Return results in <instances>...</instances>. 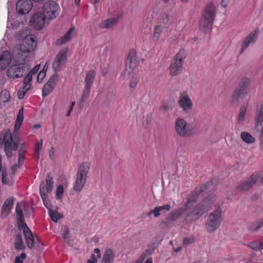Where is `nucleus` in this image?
<instances>
[{
  "label": "nucleus",
  "instance_id": "f257e3e1",
  "mask_svg": "<svg viewBox=\"0 0 263 263\" xmlns=\"http://www.w3.org/2000/svg\"><path fill=\"white\" fill-rule=\"evenodd\" d=\"M216 200L215 195L210 194L204 197L202 200L190 211L185 217L183 222L191 223L199 219L209 211Z\"/></svg>",
  "mask_w": 263,
  "mask_h": 263
},
{
  "label": "nucleus",
  "instance_id": "f03ea898",
  "mask_svg": "<svg viewBox=\"0 0 263 263\" xmlns=\"http://www.w3.org/2000/svg\"><path fill=\"white\" fill-rule=\"evenodd\" d=\"M28 29L26 28L18 32V35L22 39V43L20 45L17 55L22 61H25L28 58L27 54L32 52L36 47L35 36L28 34Z\"/></svg>",
  "mask_w": 263,
  "mask_h": 263
},
{
  "label": "nucleus",
  "instance_id": "7ed1b4c3",
  "mask_svg": "<svg viewBox=\"0 0 263 263\" xmlns=\"http://www.w3.org/2000/svg\"><path fill=\"white\" fill-rule=\"evenodd\" d=\"M3 138L2 145H4V151L8 158H11L12 155V151H16L18 148L20 143V138L12 136L10 129H8L2 133Z\"/></svg>",
  "mask_w": 263,
  "mask_h": 263
},
{
  "label": "nucleus",
  "instance_id": "20e7f679",
  "mask_svg": "<svg viewBox=\"0 0 263 263\" xmlns=\"http://www.w3.org/2000/svg\"><path fill=\"white\" fill-rule=\"evenodd\" d=\"M15 59L16 63L12 64L8 68L7 75L13 79L22 78L30 69L31 66L25 61L18 58L17 55Z\"/></svg>",
  "mask_w": 263,
  "mask_h": 263
},
{
  "label": "nucleus",
  "instance_id": "39448f33",
  "mask_svg": "<svg viewBox=\"0 0 263 263\" xmlns=\"http://www.w3.org/2000/svg\"><path fill=\"white\" fill-rule=\"evenodd\" d=\"M215 16V6L211 3L207 4L200 22V28L204 31L209 30L212 27Z\"/></svg>",
  "mask_w": 263,
  "mask_h": 263
},
{
  "label": "nucleus",
  "instance_id": "423d86ee",
  "mask_svg": "<svg viewBox=\"0 0 263 263\" xmlns=\"http://www.w3.org/2000/svg\"><path fill=\"white\" fill-rule=\"evenodd\" d=\"M89 168L90 164L87 162L83 163L78 167L76 179L73 186L74 191L80 192L83 188L86 183Z\"/></svg>",
  "mask_w": 263,
  "mask_h": 263
},
{
  "label": "nucleus",
  "instance_id": "0eeeda50",
  "mask_svg": "<svg viewBox=\"0 0 263 263\" xmlns=\"http://www.w3.org/2000/svg\"><path fill=\"white\" fill-rule=\"evenodd\" d=\"M221 221V210L218 208L208 216L205 224L206 230L209 233L215 232L220 226Z\"/></svg>",
  "mask_w": 263,
  "mask_h": 263
},
{
  "label": "nucleus",
  "instance_id": "6e6552de",
  "mask_svg": "<svg viewBox=\"0 0 263 263\" xmlns=\"http://www.w3.org/2000/svg\"><path fill=\"white\" fill-rule=\"evenodd\" d=\"M175 129L177 134L181 137H189L194 134V128L182 118H177L175 124Z\"/></svg>",
  "mask_w": 263,
  "mask_h": 263
},
{
  "label": "nucleus",
  "instance_id": "1a4fd4ad",
  "mask_svg": "<svg viewBox=\"0 0 263 263\" xmlns=\"http://www.w3.org/2000/svg\"><path fill=\"white\" fill-rule=\"evenodd\" d=\"M184 50H180L172 60L169 67L170 73L172 76H175L181 72L183 60L185 58Z\"/></svg>",
  "mask_w": 263,
  "mask_h": 263
},
{
  "label": "nucleus",
  "instance_id": "9d476101",
  "mask_svg": "<svg viewBox=\"0 0 263 263\" xmlns=\"http://www.w3.org/2000/svg\"><path fill=\"white\" fill-rule=\"evenodd\" d=\"M95 77L96 72L94 70H90L86 72L84 81L85 88L80 102V105L83 106L86 100L88 98Z\"/></svg>",
  "mask_w": 263,
  "mask_h": 263
},
{
  "label": "nucleus",
  "instance_id": "9b49d317",
  "mask_svg": "<svg viewBox=\"0 0 263 263\" xmlns=\"http://www.w3.org/2000/svg\"><path fill=\"white\" fill-rule=\"evenodd\" d=\"M43 11L44 15L47 19L52 20L59 14L60 8L54 1H49L44 5Z\"/></svg>",
  "mask_w": 263,
  "mask_h": 263
},
{
  "label": "nucleus",
  "instance_id": "f8f14e48",
  "mask_svg": "<svg viewBox=\"0 0 263 263\" xmlns=\"http://www.w3.org/2000/svg\"><path fill=\"white\" fill-rule=\"evenodd\" d=\"M257 175H252L249 178L237 186L235 189L237 192H244L249 191L257 182L258 179Z\"/></svg>",
  "mask_w": 263,
  "mask_h": 263
},
{
  "label": "nucleus",
  "instance_id": "ddd939ff",
  "mask_svg": "<svg viewBox=\"0 0 263 263\" xmlns=\"http://www.w3.org/2000/svg\"><path fill=\"white\" fill-rule=\"evenodd\" d=\"M67 60V52L61 50L55 57L53 63L52 68L54 71H60L65 65Z\"/></svg>",
  "mask_w": 263,
  "mask_h": 263
},
{
  "label": "nucleus",
  "instance_id": "4468645a",
  "mask_svg": "<svg viewBox=\"0 0 263 263\" xmlns=\"http://www.w3.org/2000/svg\"><path fill=\"white\" fill-rule=\"evenodd\" d=\"M32 6L30 0H18L16 3V10L19 14L25 15L30 11Z\"/></svg>",
  "mask_w": 263,
  "mask_h": 263
},
{
  "label": "nucleus",
  "instance_id": "2eb2a0df",
  "mask_svg": "<svg viewBox=\"0 0 263 263\" xmlns=\"http://www.w3.org/2000/svg\"><path fill=\"white\" fill-rule=\"evenodd\" d=\"M58 81V75L53 74L44 85L42 89V96L44 97L49 95L54 88Z\"/></svg>",
  "mask_w": 263,
  "mask_h": 263
},
{
  "label": "nucleus",
  "instance_id": "dca6fc26",
  "mask_svg": "<svg viewBox=\"0 0 263 263\" xmlns=\"http://www.w3.org/2000/svg\"><path fill=\"white\" fill-rule=\"evenodd\" d=\"M46 16L44 14L36 13L30 18V23L31 26L36 29H42L45 24Z\"/></svg>",
  "mask_w": 263,
  "mask_h": 263
},
{
  "label": "nucleus",
  "instance_id": "f3484780",
  "mask_svg": "<svg viewBox=\"0 0 263 263\" xmlns=\"http://www.w3.org/2000/svg\"><path fill=\"white\" fill-rule=\"evenodd\" d=\"M179 107L185 112H189L193 107V103L189 97L181 93L178 101Z\"/></svg>",
  "mask_w": 263,
  "mask_h": 263
},
{
  "label": "nucleus",
  "instance_id": "a211bd4d",
  "mask_svg": "<svg viewBox=\"0 0 263 263\" xmlns=\"http://www.w3.org/2000/svg\"><path fill=\"white\" fill-rule=\"evenodd\" d=\"M257 38V31L254 30L246 36L243 41L240 49V54L243 52L245 50L248 48L251 44H254L256 42Z\"/></svg>",
  "mask_w": 263,
  "mask_h": 263
},
{
  "label": "nucleus",
  "instance_id": "6ab92c4d",
  "mask_svg": "<svg viewBox=\"0 0 263 263\" xmlns=\"http://www.w3.org/2000/svg\"><path fill=\"white\" fill-rule=\"evenodd\" d=\"M181 214L182 210L180 209L171 212L165 220L162 221L161 225L164 228L169 227L172 223L175 221Z\"/></svg>",
  "mask_w": 263,
  "mask_h": 263
},
{
  "label": "nucleus",
  "instance_id": "aec40b11",
  "mask_svg": "<svg viewBox=\"0 0 263 263\" xmlns=\"http://www.w3.org/2000/svg\"><path fill=\"white\" fill-rule=\"evenodd\" d=\"M13 197L7 198L4 202L1 209V216L3 218L8 216L13 206Z\"/></svg>",
  "mask_w": 263,
  "mask_h": 263
},
{
  "label": "nucleus",
  "instance_id": "412c9836",
  "mask_svg": "<svg viewBox=\"0 0 263 263\" xmlns=\"http://www.w3.org/2000/svg\"><path fill=\"white\" fill-rule=\"evenodd\" d=\"M138 61L136 58V52L134 49L129 50L126 62V67L133 69L136 67Z\"/></svg>",
  "mask_w": 263,
  "mask_h": 263
},
{
  "label": "nucleus",
  "instance_id": "4be33fe9",
  "mask_svg": "<svg viewBox=\"0 0 263 263\" xmlns=\"http://www.w3.org/2000/svg\"><path fill=\"white\" fill-rule=\"evenodd\" d=\"M255 129L259 132L263 122V105L256 110L255 116Z\"/></svg>",
  "mask_w": 263,
  "mask_h": 263
},
{
  "label": "nucleus",
  "instance_id": "5701e85b",
  "mask_svg": "<svg viewBox=\"0 0 263 263\" xmlns=\"http://www.w3.org/2000/svg\"><path fill=\"white\" fill-rule=\"evenodd\" d=\"M11 55L8 51H5L0 55V69H5L10 64Z\"/></svg>",
  "mask_w": 263,
  "mask_h": 263
},
{
  "label": "nucleus",
  "instance_id": "b1692460",
  "mask_svg": "<svg viewBox=\"0 0 263 263\" xmlns=\"http://www.w3.org/2000/svg\"><path fill=\"white\" fill-rule=\"evenodd\" d=\"M251 86V80L248 78H243L240 82L236 89L246 94H248V90Z\"/></svg>",
  "mask_w": 263,
  "mask_h": 263
},
{
  "label": "nucleus",
  "instance_id": "393cba45",
  "mask_svg": "<svg viewBox=\"0 0 263 263\" xmlns=\"http://www.w3.org/2000/svg\"><path fill=\"white\" fill-rule=\"evenodd\" d=\"M247 95V94L240 91H238V90L236 89L233 94L232 103L233 104L238 105L243 101V99Z\"/></svg>",
  "mask_w": 263,
  "mask_h": 263
},
{
  "label": "nucleus",
  "instance_id": "a878e982",
  "mask_svg": "<svg viewBox=\"0 0 263 263\" xmlns=\"http://www.w3.org/2000/svg\"><path fill=\"white\" fill-rule=\"evenodd\" d=\"M24 235L28 247L30 249H31L34 246V240L32 233L28 227H26V230L25 231V233H24Z\"/></svg>",
  "mask_w": 263,
  "mask_h": 263
},
{
  "label": "nucleus",
  "instance_id": "bb28decb",
  "mask_svg": "<svg viewBox=\"0 0 263 263\" xmlns=\"http://www.w3.org/2000/svg\"><path fill=\"white\" fill-rule=\"evenodd\" d=\"M73 29V28H70L63 36L56 41L55 44L61 45L69 41L71 39V33Z\"/></svg>",
  "mask_w": 263,
  "mask_h": 263
},
{
  "label": "nucleus",
  "instance_id": "cd10ccee",
  "mask_svg": "<svg viewBox=\"0 0 263 263\" xmlns=\"http://www.w3.org/2000/svg\"><path fill=\"white\" fill-rule=\"evenodd\" d=\"M114 254L111 249H106L102 258V263H112Z\"/></svg>",
  "mask_w": 263,
  "mask_h": 263
},
{
  "label": "nucleus",
  "instance_id": "c85d7f7f",
  "mask_svg": "<svg viewBox=\"0 0 263 263\" xmlns=\"http://www.w3.org/2000/svg\"><path fill=\"white\" fill-rule=\"evenodd\" d=\"M117 18H110L103 21L100 23L99 27L101 28H110L115 25L117 23Z\"/></svg>",
  "mask_w": 263,
  "mask_h": 263
},
{
  "label": "nucleus",
  "instance_id": "c756f323",
  "mask_svg": "<svg viewBox=\"0 0 263 263\" xmlns=\"http://www.w3.org/2000/svg\"><path fill=\"white\" fill-rule=\"evenodd\" d=\"M24 107H22L18 112L14 125V132H16L21 127L24 119Z\"/></svg>",
  "mask_w": 263,
  "mask_h": 263
},
{
  "label": "nucleus",
  "instance_id": "7c9ffc66",
  "mask_svg": "<svg viewBox=\"0 0 263 263\" xmlns=\"http://www.w3.org/2000/svg\"><path fill=\"white\" fill-rule=\"evenodd\" d=\"M241 139L247 144H252L255 142V139L247 132H242L240 134Z\"/></svg>",
  "mask_w": 263,
  "mask_h": 263
},
{
  "label": "nucleus",
  "instance_id": "2f4dec72",
  "mask_svg": "<svg viewBox=\"0 0 263 263\" xmlns=\"http://www.w3.org/2000/svg\"><path fill=\"white\" fill-rule=\"evenodd\" d=\"M14 248L17 251L23 250L25 248L22 239L21 234H17L15 236V241L14 242Z\"/></svg>",
  "mask_w": 263,
  "mask_h": 263
},
{
  "label": "nucleus",
  "instance_id": "473e14b6",
  "mask_svg": "<svg viewBox=\"0 0 263 263\" xmlns=\"http://www.w3.org/2000/svg\"><path fill=\"white\" fill-rule=\"evenodd\" d=\"M247 106V104H243L241 106L237 121L238 124H241L244 121L246 117Z\"/></svg>",
  "mask_w": 263,
  "mask_h": 263
},
{
  "label": "nucleus",
  "instance_id": "72a5a7b5",
  "mask_svg": "<svg viewBox=\"0 0 263 263\" xmlns=\"http://www.w3.org/2000/svg\"><path fill=\"white\" fill-rule=\"evenodd\" d=\"M45 184L43 181L41 182L40 185V193L43 201L44 205L49 210V206L48 201L46 200V194L44 192Z\"/></svg>",
  "mask_w": 263,
  "mask_h": 263
},
{
  "label": "nucleus",
  "instance_id": "f704fd0d",
  "mask_svg": "<svg viewBox=\"0 0 263 263\" xmlns=\"http://www.w3.org/2000/svg\"><path fill=\"white\" fill-rule=\"evenodd\" d=\"M53 178L49 174H47L46 177V187L45 190L46 192L50 193L52 191L53 187Z\"/></svg>",
  "mask_w": 263,
  "mask_h": 263
},
{
  "label": "nucleus",
  "instance_id": "c9c22d12",
  "mask_svg": "<svg viewBox=\"0 0 263 263\" xmlns=\"http://www.w3.org/2000/svg\"><path fill=\"white\" fill-rule=\"evenodd\" d=\"M248 247L254 250H260L263 249V242L254 241L248 245Z\"/></svg>",
  "mask_w": 263,
  "mask_h": 263
},
{
  "label": "nucleus",
  "instance_id": "e433bc0d",
  "mask_svg": "<svg viewBox=\"0 0 263 263\" xmlns=\"http://www.w3.org/2000/svg\"><path fill=\"white\" fill-rule=\"evenodd\" d=\"M49 214L51 219L54 222H57L59 219L63 217L62 214L58 213V212L55 211L51 210V209L49 210Z\"/></svg>",
  "mask_w": 263,
  "mask_h": 263
},
{
  "label": "nucleus",
  "instance_id": "4c0bfd02",
  "mask_svg": "<svg viewBox=\"0 0 263 263\" xmlns=\"http://www.w3.org/2000/svg\"><path fill=\"white\" fill-rule=\"evenodd\" d=\"M213 180L212 179L210 181L207 182L206 183L202 184L199 187H196L195 190L200 195L201 193L208 189L209 186L213 183Z\"/></svg>",
  "mask_w": 263,
  "mask_h": 263
},
{
  "label": "nucleus",
  "instance_id": "58836bf2",
  "mask_svg": "<svg viewBox=\"0 0 263 263\" xmlns=\"http://www.w3.org/2000/svg\"><path fill=\"white\" fill-rule=\"evenodd\" d=\"M15 211H16V218L19 219V220L21 221V218H23L24 215L23 214L22 212V203L20 202L17 203L15 207Z\"/></svg>",
  "mask_w": 263,
  "mask_h": 263
},
{
  "label": "nucleus",
  "instance_id": "ea45409f",
  "mask_svg": "<svg viewBox=\"0 0 263 263\" xmlns=\"http://www.w3.org/2000/svg\"><path fill=\"white\" fill-rule=\"evenodd\" d=\"M171 17L168 13L166 12L162 13L161 16V21L163 24H167L171 22Z\"/></svg>",
  "mask_w": 263,
  "mask_h": 263
},
{
  "label": "nucleus",
  "instance_id": "a19ab883",
  "mask_svg": "<svg viewBox=\"0 0 263 263\" xmlns=\"http://www.w3.org/2000/svg\"><path fill=\"white\" fill-rule=\"evenodd\" d=\"M161 32H162V30H161V27L160 25H156L155 27V28H154V33H153V36H154V38L156 40H158L160 36V34L161 33Z\"/></svg>",
  "mask_w": 263,
  "mask_h": 263
},
{
  "label": "nucleus",
  "instance_id": "79ce46f5",
  "mask_svg": "<svg viewBox=\"0 0 263 263\" xmlns=\"http://www.w3.org/2000/svg\"><path fill=\"white\" fill-rule=\"evenodd\" d=\"M199 194L194 190L191 194V195L187 198V202H194L196 201L198 198Z\"/></svg>",
  "mask_w": 263,
  "mask_h": 263
},
{
  "label": "nucleus",
  "instance_id": "37998d69",
  "mask_svg": "<svg viewBox=\"0 0 263 263\" xmlns=\"http://www.w3.org/2000/svg\"><path fill=\"white\" fill-rule=\"evenodd\" d=\"M17 225L18 229H23V233H25L26 227H28L27 224L24 222V217L21 218L20 221L19 219H17Z\"/></svg>",
  "mask_w": 263,
  "mask_h": 263
},
{
  "label": "nucleus",
  "instance_id": "c03bdc74",
  "mask_svg": "<svg viewBox=\"0 0 263 263\" xmlns=\"http://www.w3.org/2000/svg\"><path fill=\"white\" fill-rule=\"evenodd\" d=\"M156 247H151L147 249H146L141 254V256L143 257L144 259L148 255H151L154 251Z\"/></svg>",
  "mask_w": 263,
  "mask_h": 263
},
{
  "label": "nucleus",
  "instance_id": "a18cd8bd",
  "mask_svg": "<svg viewBox=\"0 0 263 263\" xmlns=\"http://www.w3.org/2000/svg\"><path fill=\"white\" fill-rule=\"evenodd\" d=\"M260 228V226H259L257 221L252 223L249 227V230L252 232H256Z\"/></svg>",
  "mask_w": 263,
  "mask_h": 263
},
{
  "label": "nucleus",
  "instance_id": "49530a36",
  "mask_svg": "<svg viewBox=\"0 0 263 263\" xmlns=\"http://www.w3.org/2000/svg\"><path fill=\"white\" fill-rule=\"evenodd\" d=\"M2 182L3 184H8L9 183V179L7 177V173L5 169L2 170Z\"/></svg>",
  "mask_w": 263,
  "mask_h": 263
},
{
  "label": "nucleus",
  "instance_id": "de8ad7c7",
  "mask_svg": "<svg viewBox=\"0 0 263 263\" xmlns=\"http://www.w3.org/2000/svg\"><path fill=\"white\" fill-rule=\"evenodd\" d=\"M139 81L137 77H133L129 82V87L130 88H135Z\"/></svg>",
  "mask_w": 263,
  "mask_h": 263
},
{
  "label": "nucleus",
  "instance_id": "09e8293b",
  "mask_svg": "<svg viewBox=\"0 0 263 263\" xmlns=\"http://www.w3.org/2000/svg\"><path fill=\"white\" fill-rule=\"evenodd\" d=\"M63 194V186L62 185H60L56 190V197L57 199H60L62 197Z\"/></svg>",
  "mask_w": 263,
  "mask_h": 263
},
{
  "label": "nucleus",
  "instance_id": "8fccbe9b",
  "mask_svg": "<svg viewBox=\"0 0 263 263\" xmlns=\"http://www.w3.org/2000/svg\"><path fill=\"white\" fill-rule=\"evenodd\" d=\"M160 214L165 213L166 211H169L171 206L170 204H166L163 206H157Z\"/></svg>",
  "mask_w": 263,
  "mask_h": 263
},
{
  "label": "nucleus",
  "instance_id": "3c124183",
  "mask_svg": "<svg viewBox=\"0 0 263 263\" xmlns=\"http://www.w3.org/2000/svg\"><path fill=\"white\" fill-rule=\"evenodd\" d=\"M152 214H154L155 217H157L161 214L157 206L156 207L154 210L149 211L146 215L147 216H149Z\"/></svg>",
  "mask_w": 263,
  "mask_h": 263
},
{
  "label": "nucleus",
  "instance_id": "603ef678",
  "mask_svg": "<svg viewBox=\"0 0 263 263\" xmlns=\"http://www.w3.org/2000/svg\"><path fill=\"white\" fill-rule=\"evenodd\" d=\"M42 140H40V141L37 142L35 145V152L37 153L38 158L39 157V155L40 154L41 151L42 149Z\"/></svg>",
  "mask_w": 263,
  "mask_h": 263
},
{
  "label": "nucleus",
  "instance_id": "864d4df0",
  "mask_svg": "<svg viewBox=\"0 0 263 263\" xmlns=\"http://www.w3.org/2000/svg\"><path fill=\"white\" fill-rule=\"evenodd\" d=\"M26 255L25 253H22L20 256H17L15 258L14 263H23L22 259L26 258Z\"/></svg>",
  "mask_w": 263,
  "mask_h": 263
},
{
  "label": "nucleus",
  "instance_id": "5fc2aeb1",
  "mask_svg": "<svg viewBox=\"0 0 263 263\" xmlns=\"http://www.w3.org/2000/svg\"><path fill=\"white\" fill-rule=\"evenodd\" d=\"M46 76V71L44 70L41 71L38 74L37 78V82L38 83H42L43 79L45 78Z\"/></svg>",
  "mask_w": 263,
  "mask_h": 263
},
{
  "label": "nucleus",
  "instance_id": "6e6d98bb",
  "mask_svg": "<svg viewBox=\"0 0 263 263\" xmlns=\"http://www.w3.org/2000/svg\"><path fill=\"white\" fill-rule=\"evenodd\" d=\"M32 74L31 73H28L26 76V77L24 78V80L23 81L24 84H28V85H31L30 84V82L32 81Z\"/></svg>",
  "mask_w": 263,
  "mask_h": 263
},
{
  "label": "nucleus",
  "instance_id": "4d7b16f0",
  "mask_svg": "<svg viewBox=\"0 0 263 263\" xmlns=\"http://www.w3.org/2000/svg\"><path fill=\"white\" fill-rule=\"evenodd\" d=\"M69 229L64 227V230L62 234V236L65 241H67L69 238Z\"/></svg>",
  "mask_w": 263,
  "mask_h": 263
},
{
  "label": "nucleus",
  "instance_id": "13d9d810",
  "mask_svg": "<svg viewBox=\"0 0 263 263\" xmlns=\"http://www.w3.org/2000/svg\"><path fill=\"white\" fill-rule=\"evenodd\" d=\"M26 151V147L25 143H22L19 148L18 154L24 155L25 154Z\"/></svg>",
  "mask_w": 263,
  "mask_h": 263
},
{
  "label": "nucleus",
  "instance_id": "bf43d9fd",
  "mask_svg": "<svg viewBox=\"0 0 263 263\" xmlns=\"http://www.w3.org/2000/svg\"><path fill=\"white\" fill-rule=\"evenodd\" d=\"M25 159V155H20L18 154V167H20L23 164Z\"/></svg>",
  "mask_w": 263,
  "mask_h": 263
},
{
  "label": "nucleus",
  "instance_id": "052dcab7",
  "mask_svg": "<svg viewBox=\"0 0 263 263\" xmlns=\"http://www.w3.org/2000/svg\"><path fill=\"white\" fill-rule=\"evenodd\" d=\"M40 68V65L38 64L36 65L34 67H33L29 72V73H31V74H33L36 73Z\"/></svg>",
  "mask_w": 263,
  "mask_h": 263
},
{
  "label": "nucleus",
  "instance_id": "680f3d73",
  "mask_svg": "<svg viewBox=\"0 0 263 263\" xmlns=\"http://www.w3.org/2000/svg\"><path fill=\"white\" fill-rule=\"evenodd\" d=\"M132 70V69L129 70L127 68H126V69L125 70L124 74L123 75L125 79H127L129 78Z\"/></svg>",
  "mask_w": 263,
  "mask_h": 263
},
{
  "label": "nucleus",
  "instance_id": "e2e57ef3",
  "mask_svg": "<svg viewBox=\"0 0 263 263\" xmlns=\"http://www.w3.org/2000/svg\"><path fill=\"white\" fill-rule=\"evenodd\" d=\"M97 260L95 257V255L93 254H92L90 256V258L88 260L87 263H96L97 262Z\"/></svg>",
  "mask_w": 263,
  "mask_h": 263
},
{
  "label": "nucleus",
  "instance_id": "0e129e2a",
  "mask_svg": "<svg viewBox=\"0 0 263 263\" xmlns=\"http://www.w3.org/2000/svg\"><path fill=\"white\" fill-rule=\"evenodd\" d=\"M260 135H259V140L260 141V143L263 144V126H261L260 127Z\"/></svg>",
  "mask_w": 263,
  "mask_h": 263
},
{
  "label": "nucleus",
  "instance_id": "69168bd1",
  "mask_svg": "<svg viewBox=\"0 0 263 263\" xmlns=\"http://www.w3.org/2000/svg\"><path fill=\"white\" fill-rule=\"evenodd\" d=\"M160 110L166 111L169 109V106L167 104H162L160 106Z\"/></svg>",
  "mask_w": 263,
  "mask_h": 263
},
{
  "label": "nucleus",
  "instance_id": "338daca9",
  "mask_svg": "<svg viewBox=\"0 0 263 263\" xmlns=\"http://www.w3.org/2000/svg\"><path fill=\"white\" fill-rule=\"evenodd\" d=\"M18 167V165H17V164H14L12 166V168H11V170H12V174L13 175H14L15 174V172H16V171L17 170V168Z\"/></svg>",
  "mask_w": 263,
  "mask_h": 263
},
{
  "label": "nucleus",
  "instance_id": "774afa93",
  "mask_svg": "<svg viewBox=\"0 0 263 263\" xmlns=\"http://www.w3.org/2000/svg\"><path fill=\"white\" fill-rule=\"evenodd\" d=\"M183 243L186 245H188L192 243V239L189 238H185L183 239Z\"/></svg>",
  "mask_w": 263,
  "mask_h": 263
}]
</instances>
